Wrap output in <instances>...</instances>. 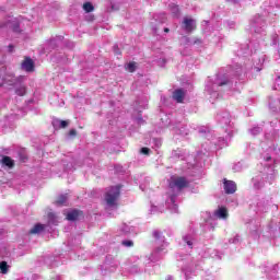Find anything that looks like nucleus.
<instances>
[{
    "label": "nucleus",
    "mask_w": 280,
    "mask_h": 280,
    "mask_svg": "<svg viewBox=\"0 0 280 280\" xmlns=\"http://www.w3.org/2000/svg\"><path fill=\"white\" fill-rule=\"evenodd\" d=\"M121 196V186H112L105 192V202L108 207H117V200Z\"/></svg>",
    "instance_id": "nucleus-1"
},
{
    "label": "nucleus",
    "mask_w": 280,
    "mask_h": 280,
    "mask_svg": "<svg viewBox=\"0 0 280 280\" xmlns=\"http://www.w3.org/2000/svg\"><path fill=\"white\" fill-rule=\"evenodd\" d=\"M168 187L171 189H174L176 187L180 191V190L187 189V187H189V182L187 180V177H185V176L172 177L171 182L168 184Z\"/></svg>",
    "instance_id": "nucleus-2"
},
{
    "label": "nucleus",
    "mask_w": 280,
    "mask_h": 280,
    "mask_svg": "<svg viewBox=\"0 0 280 280\" xmlns=\"http://www.w3.org/2000/svg\"><path fill=\"white\" fill-rule=\"evenodd\" d=\"M223 189L225 194L231 195L237 191V184L233 180H229L226 178L223 179Z\"/></svg>",
    "instance_id": "nucleus-3"
},
{
    "label": "nucleus",
    "mask_w": 280,
    "mask_h": 280,
    "mask_svg": "<svg viewBox=\"0 0 280 280\" xmlns=\"http://www.w3.org/2000/svg\"><path fill=\"white\" fill-rule=\"evenodd\" d=\"M183 27L188 33L194 32V30H196V20L191 18H185L183 21Z\"/></svg>",
    "instance_id": "nucleus-4"
},
{
    "label": "nucleus",
    "mask_w": 280,
    "mask_h": 280,
    "mask_svg": "<svg viewBox=\"0 0 280 280\" xmlns=\"http://www.w3.org/2000/svg\"><path fill=\"white\" fill-rule=\"evenodd\" d=\"M84 215V212L78 209H73L67 213L66 220L69 222H75L80 217Z\"/></svg>",
    "instance_id": "nucleus-5"
},
{
    "label": "nucleus",
    "mask_w": 280,
    "mask_h": 280,
    "mask_svg": "<svg viewBox=\"0 0 280 280\" xmlns=\"http://www.w3.org/2000/svg\"><path fill=\"white\" fill-rule=\"evenodd\" d=\"M22 69L27 73H32L34 71V60L30 57H25L22 61Z\"/></svg>",
    "instance_id": "nucleus-6"
},
{
    "label": "nucleus",
    "mask_w": 280,
    "mask_h": 280,
    "mask_svg": "<svg viewBox=\"0 0 280 280\" xmlns=\"http://www.w3.org/2000/svg\"><path fill=\"white\" fill-rule=\"evenodd\" d=\"M173 100H175L177 104H183V102L185 101V92L183 91V89H177L173 92Z\"/></svg>",
    "instance_id": "nucleus-7"
},
{
    "label": "nucleus",
    "mask_w": 280,
    "mask_h": 280,
    "mask_svg": "<svg viewBox=\"0 0 280 280\" xmlns=\"http://www.w3.org/2000/svg\"><path fill=\"white\" fill-rule=\"evenodd\" d=\"M1 165H3L4 167H8L9 170H13L14 167V160H12V158L8 156V155H3L2 160H1Z\"/></svg>",
    "instance_id": "nucleus-8"
},
{
    "label": "nucleus",
    "mask_w": 280,
    "mask_h": 280,
    "mask_svg": "<svg viewBox=\"0 0 280 280\" xmlns=\"http://www.w3.org/2000/svg\"><path fill=\"white\" fill-rule=\"evenodd\" d=\"M45 231V225L37 223L33 226V229L30 230L31 235H36L38 233H43Z\"/></svg>",
    "instance_id": "nucleus-9"
},
{
    "label": "nucleus",
    "mask_w": 280,
    "mask_h": 280,
    "mask_svg": "<svg viewBox=\"0 0 280 280\" xmlns=\"http://www.w3.org/2000/svg\"><path fill=\"white\" fill-rule=\"evenodd\" d=\"M215 215L222 220H226V218H229V210H226L225 207L219 208V211L215 212Z\"/></svg>",
    "instance_id": "nucleus-10"
},
{
    "label": "nucleus",
    "mask_w": 280,
    "mask_h": 280,
    "mask_svg": "<svg viewBox=\"0 0 280 280\" xmlns=\"http://www.w3.org/2000/svg\"><path fill=\"white\" fill-rule=\"evenodd\" d=\"M68 198L69 197L67 195H60L55 201V205H57L58 207H62V205L67 203Z\"/></svg>",
    "instance_id": "nucleus-11"
},
{
    "label": "nucleus",
    "mask_w": 280,
    "mask_h": 280,
    "mask_svg": "<svg viewBox=\"0 0 280 280\" xmlns=\"http://www.w3.org/2000/svg\"><path fill=\"white\" fill-rule=\"evenodd\" d=\"M126 71H129V73H135L137 71V62L131 61L125 66Z\"/></svg>",
    "instance_id": "nucleus-12"
},
{
    "label": "nucleus",
    "mask_w": 280,
    "mask_h": 280,
    "mask_svg": "<svg viewBox=\"0 0 280 280\" xmlns=\"http://www.w3.org/2000/svg\"><path fill=\"white\" fill-rule=\"evenodd\" d=\"M10 266H8L7 261H1L0 262V271L2 275H8V270H9Z\"/></svg>",
    "instance_id": "nucleus-13"
},
{
    "label": "nucleus",
    "mask_w": 280,
    "mask_h": 280,
    "mask_svg": "<svg viewBox=\"0 0 280 280\" xmlns=\"http://www.w3.org/2000/svg\"><path fill=\"white\" fill-rule=\"evenodd\" d=\"M83 10H84V12L90 13V12H93V10H95V7H93V4L91 2H85L83 4Z\"/></svg>",
    "instance_id": "nucleus-14"
},
{
    "label": "nucleus",
    "mask_w": 280,
    "mask_h": 280,
    "mask_svg": "<svg viewBox=\"0 0 280 280\" xmlns=\"http://www.w3.org/2000/svg\"><path fill=\"white\" fill-rule=\"evenodd\" d=\"M16 95H19L20 97H23V95H25L27 93V88L25 86H20L15 90Z\"/></svg>",
    "instance_id": "nucleus-15"
},
{
    "label": "nucleus",
    "mask_w": 280,
    "mask_h": 280,
    "mask_svg": "<svg viewBox=\"0 0 280 280\" xmlns=\"http://www.w3.org/2000/svg\"><path fill=\"white\" fill-rule=\"evenodd\" d=\"M59 122V128H68L69 127V120H57Z\"/></svg>",
    "instance_id": "nucleus-16"
},
{
    "label": "nucleus",
    "mask_w": 280,
    "mask_h": 280,
    "mask_svg": "<svg viewBox=\"0 0 280 280\" xmlns=\"http://www.w3.org/2000/svg\"><path fill=\"white\" fill-rule=\"evenodd\" d=\"M121 245L126 246L127 248H132V246H135V243L132 241H122Z\"/></svg>",
    "instance_id": "nucleus-17"
},
{
    "label": "nucleus",
    "mask_w": 280,
    "mask_h": 280,
    "mask_svg": "<svg viewBox=\"0 0 280 280\" xmlns=\"http://www.w3.org/2000/svg\"><path fill=\"white\" fill-rule=\"evenodd\" d=\"M141 154H144V155L148 156V154H150V148L143 147V148L141 149Z\"/></svg>",
    "instance_id": "nucleus-18"
},
{
    "label": "nucleus",
    "mask_w": 280,
    "mask_h": 280,
    "mask_svg": "<svg viewBox=\"0 0 280 280\" xmlns=\"http://www.w3.org/2000/svg\"><path fill=\"white\" fill-rule=\"evenodd\" d=\"M78 136V130L75 129H70L69 131V137H77Z\"/></svg>",
    "instance_id": "nucleus-19"
},
{
    "label": "nucleus",
    "mask_w": 280,
    "mask_h": 280,
    "mask_svg": "<svg viewBox=\"0 0 280 280\" xmlns=\"http://www.w3.org/2000/svg\"><path fill=\"white\" fill-rule=\"evenodd\" d=\"M153 237H155V240H161V232L154 231L153 232Z\"/></svg>",
    "instance_id": "nucleus-20"
},
{
    "label": "nucleus",
    "mask_w": 280,
    "mask_h": 280,
    "mask_svg": "<svg viewBox=\"0 0 280 280\" xmlns=\"http://www.w3.org/2000/svg\"><path fill=\"white\" fill-rule=\"evenodd\" d=\"M8 47H9L10 54H12V51H14V45L10 44Z\"/></svg>",
    "instance_id": "nucleus-21"
},
{
    "label": "nucleus",
    "mask_w": 280,
    "mask_h": 280,
    "mask_svg": "<svg viewBox=\"0 0 280 280\" xmlns=\"http://www.w3.org/2000/svg\"><path fill=\"white\" fill-rule=\"evenodd\" d=\"M48 218H49V220H54V218H56V214H54V212H50V213H48Z\"/></svg>",
    "instance_id": "nucleus-22"
},
{
    "label": "nucleus",
    "mask_w": 280,
    "mask_h": 280,
    "mask_svg": "<svg viewBox=\"0 0 280 280\" xmlns=\"http://www.w3.org/2000/svg\"><path fill=\"white\" fill-rule=\"evenodd\" d=\"M164 32H165L166 34L170 33V28L165 27V28H164Z\"/></svg>",
    "instance_id": "nucleus-23"
},
{
    "label": "nucleus",
    "mask_w": 280,
    "mask_h": 280,
    "mask_svg": "<svg viewBox=\"0 0 280 280\" xmlns=\"http://www.w3.org/2000/svg\"><path fill=\"white\" fill-rule=\"evenodd\" d=\"M271 160H272L271 156H267V158H266V161H271Z\"/></svg>",
    "instance_id": "nucleus-24"
},
{
    "label": "nucleus",
    "mask_w": 280,
    "mask_h": 280,
    "mask_svg": "<svg viewBox=\"0 0 280 280\" xmlns=\"http://www.w3.org/2000/svg\"><path fill=\"white\" fill-rule=\"evenodd\" d=\"M224 84H226V82L220 83L219 86H224Z\"/></svg>",
    "instance_id": "nucleus-25"
},
{
    "label": "nucleus",
    "mask_w": 280,
    "mask_h": 280,
    "mask_svg": "<svg viewBox=\"0 0 280 280\" xmlns=\"http://www.w3.org/2000/svg\"><path fill=\"white\" fill-rule=\"evenodd\" d=\"M187 244H188V246H191V241H188Z\"/></svg>",
    "instance_id": "nucleus-26"
},
{
    "label": "nucleus",
    "mask_w": 280,
    "mask_h": 280,
    "mask_svg": "<svg viewBox=\"0 0 280 280\" xmlns=\"http://www.w3.org/2000/svg\"><path fill=\"white\" fill-rule=\"evenodd\" d=\"M197 43H200V39H198Z\"/></svg>",
    "instance_id": "nucleus-27"
}]
</instances>
